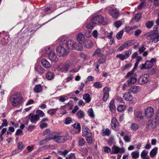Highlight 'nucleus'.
Here are the masks:
<instances>
[{
	"label": "nucleus",
	"instance_id": "nucleus-24",
	"mask_svg": "<svg viewBox=\"0 0 159 159\" xmlns=\"http://www.w3.org/2000/svg\"><path fill=\"white\" fill-rule=\"evenodd\" d=\"M130 128L132 130L135 131L139 129V126L136 123H133L130 125Z\"/></svg>",
	"mask_w": 159,
	"mask_h": 159
},
{
	"label": "nucleus",
	"instance_id": "nucleus-34",
	"mask_svg": "<svg viewBox=\"0 0 159 159\" xmlns=\"http://www.w3.org/2000/svg\"><path fill=\"white\" fill-rule=\"evenodd\" d=\"M74 127L75 128V131L76 133H78L80 132L81 128L80 124L79 123H75L73 125Z\"/></svg>",
	"mask_w": 159,
	"mask_h": 159
},
{
	"label": "nucleus",
	"instance_id": "nucleus-21",
	"mask_svg": "<svg viewBox=\"0 0 159 159\" xmlns=\"http://www.w3.org/2000/svg\"><path fill=\"white\" fill-rule=\"evenodd\" d=\"M41 64L43 67L48 68L51 67V65L49 61L45 59H43L41 61Z\"/></svg>",
	"mask_w": 159,
	"mask_h": 159
},
{
	"label": "nucleus",
	"instance_id": "nucleus-13",
	"mask_svg": "<svg viewBox=\"0 0 159 159\" xmlns=\"http://www.w3.org/2000/svg\"><path fill=\"white\" fill-rule=\"evenodd\" d=\"M109 89L108 88L105 87L103 89V96L102 100L104 102H106L109 96Z\"/></svg>",
	"mask_w": 159,
	"mask_h": 159
},
{
	"label": "nucleus",
	"instance_id": "nucleus-8",
	"mask_svg": "<svg viewBox=\"0 0 159 159\" xmlns=\"http://www.w3.org/2000/svg\"><path fill=\"white\" fill-rule=\"evenodd\" d=\"M111 125L113 129L116 131L118 130L119 124L116 118L113 117L111 119Z\"/></svg>",
	"mask_w": 159,
	"mask_h": 159
},
{
	"label": "nucleus",
	"instance_id": "nucleus-35",
	"mask_svg": "<svg viewBox=\"0 0 159 159\" xmlns=\"http://www.w3.org/2000/svg\"><path fill=\"white\" fill-rule=\"evenodd\" d=\"M51 51L49 47H46L43 49L42 51V52L43 54H45L48 56L49 53Z\"/></svg>",
	"mask_w": 159,
	"mask_h": 159
},
{
	"label": "nucleus",
	"instance_id": "nucleus-52",
	"mask_svg": "<svg viewBox=\"0 0 159 159\" xmlns=\"http://www.w3.org/2000/svg\"><path fill=\"white\" fill-rule=\"evenodd\" d=\"M59 100L61 102H64L65 101L68 99V98H67V96H60L58 97Z\"/></svg>",
	"mask_w": 159,
	"mask_h": 159
},
{
	"label": "nucleus",
	"instance_id": "nucleus-43",
	"mask_svg": "<svg viewBox=\"0 0 159 159\" xmlns=\"http://www.w3.org/2000/svg\"><path fill=\"white\" fill-rule=\"evenodd\" d=\"M131 155L133 158L136 159L139 157V153L138 151L133 152L131 153Z\"/></svg>",
	"mask_w": 159,
	"mask_h": 159
},
{
	"label": "nucleus",
	"instance_id": "nucleus-63",
	"mask_svg": "<svg viewBox=\"0 0 159 159\" xmlns=\"http://www.w3.org/2000/svg\"><path fill=\"white\" fill-rule=\"evenodd\" d=\"M86 140L87 143L89 144H91L92 143V136H90L89 137H86Z\"/></svg>",
	"mask_w": 159,
	"mask_h": 159
},
{
	"label": "nucleus",
	"instance_id": "nucleus-1",
	"mask_svg": "<svg viewBox=\"0 0 159 159\" xmlns=\"http://www.w3.org/2000/svg\"><path fill=\"white\" fill-rule=\"evenodd\" d=\"M69 138L70 137L68 133L65 135L61 136L58 133L53 132L49 134L46 140L47 141L53 140L57 143H61L66 142Z\"/></svg>",
	"mask_w": 159,
	"mask_h": 159
},
{
	"label": "nucleus",
	"instance_id": "nucleus-20",
	"mask_svg": "<svg viewBox=\"0 0 159 159\" xmlns=\"http://www.w3.org/2000/svg\"><path fill=\"white\" fill-rule=\"evenodd\" d=\"M85 48H90L92 47V41L88 39H85L83 42Z\"/></svg>",
	"mask_w": 159,
	"mask_h": 159
},
{
	"label": "nucleus",
	"instance_id": "nucleus-22",
	"mask_svg": "<svg viewBox=\"0 0 159 159\" xmlns=\"http://www.w3.org/2000/svg\"><path fill=\"white\" fill-rule=\"evenodd\" d=\"M140 90V87L139 86H134L130 89V91L134 93H135Z\"/></svg>",
	"mask_w": 159,
	"mask_h": 159
},
{
	"label": "nucleus",
	"instance_id": "nucleus-59",
	"mask_svg": "<svg viewBox=\"0 0 159 159\" xmlns=\"http://www.w3.org/2000/svg\"><path fill=\"white\" fill-rule=\"evenodd\" d=\"M116 57L117 58H119L122 61H124L125 59L123 55L121 54L117 55Z\"/></svg>",
	"mask_w": 159,
	"mask_h": 159
},
{
	"label": "nucleus",
	"instance_id": "nucleus-32",
	"mask_svg": "<svg viewBox=\"0 0 159 159\" xmlns=\"http://www.w3.org/2000/svg\"><path fill=\"white\" fill-rule=\"evenodd\" d=\"M34 92L36 93H39L42 90V87L40 84L35 85L34 89Z\"/></svg>",
	"mask_w": 159,
	"mask_h": 159
},
{
	"label": "nucleus",
	"instance_id": "nucleus-25",
	"mask_svg": "<svg viewBox=\"0 0 159 159\" xmlns=\"http://www.w3.org/2000/svg\"><path fill=\"white\" fill-rule=\"evenodd\" d=\"M157 121H153L152 120H149L148 123V125L152 128H155L156 127Z\"/></svg>",
	"mask_w": 159,
	"mask_h": 159
},
{
	"label": "nucleus",
	"instance_id": "nucleus-23",
	"mask_svg": "<svg viewBox=\"0 0 159 159\" xmlns=\"http://www.w3.org/2000/svg\"><path fill=\"white\" fill-rule=\"evenodd\" d=\"M95 24H96L94 23V21H92V19L90 22L88 23L87 24L86 27L88 29H92L94 27Z\"/></svg>",
	"mask_w": 159,
	"mask_h": 159
},
{
	"label": "nucleus",
	"instance_id": "nucleus-44",
	"mask_svg": "<svg viewBox=\"0 0 159 159\" xmlns=\"http://www.w3.org/2000/svg\"><path fill=\"white\" fill-rule=\"evenodd\" d=\"M88 115L91 117V118L94 119V114L93 110L91 108H89L88 111Z\"/></svg>",
	"mask_w": 159,
	"mask_h": 159
},
{
	"label": "nucleus",
	"instance_id": "nucleus-26",
	"mask_svg": "<svg viewBox=\"0 0 159 159\" xmlns=\"http://www.w3.org/2000/svg\"><path fill=\"white\" fill-rule=\"evenodd\" d=\"M102 135L103 136H108L111 133V131L108 128L103 129L102 130Z\"/></svg>",
	"mask_w": 159,
	"mask_h": 159
},
{
	"label": "nucleus",
	"instance_id": "nucleus-31",
	"mask_svg": "<svg viewBox=\"0 0 159 159\" xmlns=\"http://www.w3.org/2000/svg\"><path fill=\"white\" fill-rule=\"evenodd\" d=\"M109 108L111 111H113L116 109V107L114 104V100L113 99L112 100L110 103Z\"/></svg>",
	"mask_w": 159,
	"mask_h": 159
},
{
	"label": "nucleus",
	"instance_id": "nucleus-12",
	"mask_svg": "<svg viewBox=\"0 0 159 159\" xmlns=\"http://www.w3.org/2000/svg\"><path fill=\"white\" fill-rule=\"evenodd\" d=\"M34 68V71L36 73L41 75L45 73V70L41 65L36 64Z\"/></svg>",
	"mask_w": 159,
	"mask_h": 159
},
{
	"label": "nucleus",
	"instance_id": "nucleus-61",
	"mask_svg": "<svg viewBox=\"0 0 159 159\" xmlns=\"http://www.w3.org/2000/svg\"><path fill=\"white\" fill-rule=\"evenodd\" d=\"M142 33V31L139 29H138L136 30L134 33V35L136 36H138L140 34Z\"/></svg>",
	"mask_w": 159,
	"mask_h": 159
},
{
	"label": "nucleus",
	"instance_id": "nucleus-53",
	"mask_svg": "<svg viewBox=\"0 0 159 159\" xmlns=\"http://www.w3.org/2000/svg\"><path fill=\"white\" fill-rule=\"evenodd\" d=\"M125 108V106L124 105H119L117 108V110L118 111L121 112L123 111Z\"/></svg>",
	"mask_w": 159,
	"mask_h": 159
},
{
	"label": "nucleus",
	"instance_id": "nucleus-14",
	"mask_svg": "<svg viewBox=\"0 0 159 159\" xmlns=\"http://www.w3.org/2000/svg\"><path fill=\"white\" fill-rule=\"evenodd\" d=\"M82 136L85 137H89L92 136L91 131L88 128L85 127L83 128Z\"/></svg>",
	"mask_w": 159,
	"mask_h": 159
},
{
	"label": "nucleus",
	"instance_id": "nucleus-16",
	"mask_svg": "<svg viewBox=\"0 0 159 159\" xmlns=\"http://www.w3.org/2000/svg\"><path fill=\"white\" fill-rule=\"evenodd\" d=\"M28 118L31 122L36 123L37 121L39 119L38 116L36 115H34L33 113H31L28 116Z\"/></svg>",
	"mask_w": 159,
	"mask_h": 159
},
{
	"label": "nucleus",
	"instance_id": "nucleus-30",
	"mask_svg": "<svg viewBox=\"0 0 159 159\" xmlns=\"http://www.w3.org/2000/svg\"><path fill=\"white\" fill-rule=\"evenodd\" d=\"M83 99L85 100L86 103H89L91 100V98L88 93H85L83 96Z\"/></svg>",
	"mask_w": 159,
	"mask_h": 159
},
{
	"label": "nucleus",
	"instance_id": "nucleus-64",
	"mask_svg": "<svg viewBox=\"0 0 159 159\" xmlns=\"http://www.w3.org/2000/svg\"><path fill=\"white\" fill-rule=\"evenodd\" d=\"M134 28H132V27H125V31L127 33H129L131 30L132 29H133Z\"/></svg>",
	"mask_w": 159,
	"mask_h": 159
},
{
	"label": "nucleus",
	"instance_id": "nucleus-29",
	"mask_svg": "<svg viewBox=\"0 0 159 159\" xmlns=\"http://www.w3.org/2000/svg\"><path fill=\"white\" fill-rule=\"evenodd\" d=\"M54 74L53 72H48L46 74V77L48 80H51L54 78Z\"/></svg>",
	"mask_w": 159,
	"mask_h": 159
},
{
	"label": "nucleus",
	"instance_id": "nucleus-45",
	"mask_svg": "<svg viewBox=\"0 0 159 159\" xmlns=\"http://www.w3.org/2000/svg\"><path fill=\"white\" fill-rule=\"evenodd\" d=\"M84 38V35L82 34H79L77 36V39L79 42L83 43V40Z\"/></svg>",
	"mask_w": 159,
	"mask_h": 159
},
{
	"label": "nucleus",
	"instance_id": "nucleus-15",
	"mask_svg": "<svg viewBox=\"0 0 159 159\" xmlns=\"http://www.w3.org/2000/svg\"><path fill=\"white\" fill-rule=\"evenodd\" d=\"M110 15L114 18H117L119 16V13L118 10L116 8L112 9L109 11Z\"/></svg>",
	"mask_w": 159,
	"mask_h": 159
},
{
	"label": "nucleus",
	"instance_id": "nucleus-28",
	"mask_svg": "<svg viewBox=\"0 0 159 159\" xmlns=\"http://www.w3.org/2000/svg\"><path fill=\"white\" fill-rule=\"evenodd\" d=\"M78 43H75L74 49L77 51H81L83 49L82 43L81 42H79Z\"/></svg>",
	"mask_w": 159,
	"mask_h": 159
},
{
	"label": "nucleus",
	"instance_id": "nucleus-3",
	"mask_svg": "<svg viewBox=\"0 0 159 159\" xmlns=\"http://www.w3.org/2000/svg\"><path fill=\"white\" fill-rule=\"evenodd\" d=\"M10 100L12 105L14 106H16L22 102V98L19 93H15L10 97Z\"/></svg>",
	"mask_w": 159,
	"mask_h": 159
},
{
	"label": "nucleus",
	"instance_id": "nucleus-51",
	"mask_svg": "<svg viewBox=\"0 0 159 159\" xmlns=\"http://www.w3.org/2000/svg\"><path fill=\"white\" fill-rule=\"evenodd\" d=\"M72 121V119L69 117H68L64 121V123L66 125L69 124L71 123Z\"/></svg>",
	"mask_w": 159,
	"mask_h": 159
},
{
	"label": "nucleus",
	"instance_id": "nucleus-50",
	"mask_svg": "<svg viewBox=\"0 0 159 159\" xmlns=\"http://www.w3.org/2000/svg\"><path fill=\"white\" fill-rule=\"evenodd\" d=\"M75 159L76 157L74 153H71L66 157V159Z\"/></svg>",
	"mask_w": 159,
	"mask_h": 159
},
{
	"label": "nucleus",
	"instance_id": "nucleus-10",
	"mask_svg": "<svg viewBox=\"0 0 159 159\" xmlns=\"http://www.w3.org/2000/svg\"><path fill=\"white\" fill-rule=\"evenodd\" d=\"M48 56L49 59L52 61L57 62L58 60L57 54L53 51H51L49 53Z\"/></svg>",
	"mask_w": 159,
	"mask_h": 159
},
{
	"label": "nucleus",
	"instance_id": "nucleus-62",
	"mask_svg": "<svg viewBox=\"0 0 159 159\" xmlns=\"http://www.w3.org/2000/svg\"><path fill=\"white\" fill-rule=\"evenodd\" d=\"M103 148L104 152L106 153H108L111 151V148L108 147H104Z\"/></svg>",
	"mask_w": 159,
	"mask_h": 159
},
{
	"label": "nucleus",
	"instance_id": "nucleus-2",
	"mask_svg": "<svg viewBox=\"0 0 159 159\" xmlns=\"http://www.w3.org/2000/svg\"><path fill=\"white\" fill-rule=\"evenodd\" d=\"M56 44L65 45L69 50L74 49L75 43L73 40H66V38L65 36L59 37L56 41Z\"/></svg>",
	"mask_w": 159,
	"mask_h": 159
},
{
	"label": "nucleus",
	"instance_id": "nucleus-7",
	"mask_svg": "<svg viewBox=\"0 0 159 159\" xmlns=\"http://www.w3.org/2000/svg\"><path fill=\"white\" fill-rule=\"evenodd\" d=\"M156 59L155 58H152L150 61H146L145 64H143L141 67L142 69H148L152 67L153 65V63L155 62Z\"/></svg>",
	"mask_w": 159,
	"mask_h": 159
},
{
	"label": "nucleus",
	"instance_id": "nucleus-11",
	"mask_svg": "<svg viewBox=\"0 0 159 159\" xmlns=\"http://www.w3.org/2000/svg\"><path fill=\"white\" fill-rule=\"evenodd\" d=\"M149 75L147 74H145L143 76H141L139 79V82L140 84H145L148 81V77Z\"/></svg>",
	"mask_w": 159,
	"mask_h": 159
},
{
	"label": "nucleus",
	"instance_id": "nucleus-37",
	"mask_svg": "<svg viewBox=\"0 0 159 159\" xmlns=\"http://www.w3.org/2000/svg\"><path fill=\"white\" fill-rule=\"evenodd\" d=\"M58 110V108L52 109L49 110L48 111V113L51 116L55 115L57 113V111Z\"/></svg>",
	"mask_w": 159,
	"mask_h": 159
},
{
	"label": "nucleus",
	"instance_id": "nucleus-19",
	"mask_svg": "<svg viewBox=\"0 0 159 159\" xmlns=\"http://www.w3.org/2000/svg\"><path fill=\"white\" fill-rule=\"evenodd\" d=\"M123 98L126 101H131L133 99V96L130 93L128 92L124 94Z\"/></svg>",
	"mask_w": 159,
	"mask_h": 159
},
{
	"label": "nucleus",
	"instance_id": "nucleus-60",
	"mask_svg": "<svg viewBox=\"0 0 159 159\" xmlns=\"http://www.w3.org/2000/svg\"><path fill=\"white\" fill-rule=\"evenodd\" d=\"M123 139L125 142H129L130 141L131 138L128 136L125 135L123 137Z\"/></svg>",
	"mask_w": 159,
	"mask_h": 159
},
{
	"label": "nucleus",
	"instance_id": "nucleus-58",
	"mask_svg": "<svg viewBox=\"0 0 159 159\" xmlns=\"http://www.w3.org/2000/svg\"><path fill=\"white\" fill-rule=\"evenodd\" d=\"M122 23L120 21H116L114 23V25L117 28L120 27Z\"/></svg>",
	"mask_w": 159,
	"mask_h": 159
},
{
	"label": "nucleus",
	"instance_id": "nucleus-42",
	"mask_svg": "<svg viewBox=\"0 0 159 159\" xmlns=\"http://www.w3.org/2000/svg\"><path fill=\"white\" fill-rule=\"evenodd\" d=\"M7 128H3L2 129V130L0 133V139H1V141H3V135L5 134L7 132Z\"/></svg>",
	"mask_w": 159,
	"mask_h": 159
},
{
	"label": "nucleus",
	"instance_id": "nucleus-33",
	"mask_svg": "<svg viewBox=\"0 0 159 159\" xmlns=\"http://www.w3.org/2000/svg\"><path fill=\"white\" fill-rule=\"evenodd\" d=\"M76 115L79 119H82L84 117L85 114L83 111L80 110L77 112Z\"/></svg>",
	"mask_w": 159,
	"mask_h": 159
},
{
	"label": "nucleus",
	"instance_id": "nucleus-27",
	"mask_svg": "<svg viewBox=\"0 0 159 159\" xmlns=\"http://www.w3.org/2000/svg\"><path fill=\"white\" fill-rule=\"evenodd\" d=\"M158 148L155 147L150 152V155L152 157H155L157 153Z\"/></svg>",
	"mask_w": 159,
	"mask_h": 159
},
{
	"label": "nucleus",
	"instance_id": "nucleus-5",
	"mask_svg": "<svg viewBox=\"0 0 159 159\" xmlns=\"http://www.w3.org/2000/svg\"><path fill=\"white\" fill-rule=\"evenodd\" d=\"M57 48V54L60 57H64L67 56L68 53V51L65 48L63 45L60 44Z\"/></svg>",
	"mask_w": 159,
	"mask_h": 159
},
{
	"label": "nucleus",
	"instance_id": "nucleus-39",
	"mask_svg": "<svg viewBox=\"0 0 159 159\" xmlns=\"http://www.w3.org/2000/svg\"><path fill=\"white\" fill-rule=\"evenodd\" d=\"M93 86L96 88L99 89L102 87V84L100 82H96L93 83Z\"/></svg>",
	"mask_w": 159,
	"mask_h": 159
},
{
	"label": "nucleus",
	"instance_id": "nucleus-6",
	"mask_svg": "<svg viewBox=\"0 0 159 159\" xmlns=\"http://www.w3.org/2000/svg\"><path fill=\"white\" fill-rule=\"evenodd\" d=\"M92 19V21H94L95 24H101L103 25L105 24L104 18L101 15L96 16Z\"/></svg>",
	"mask_w": 159,
	"mask_h": 159
},
{
	"label": "nucleus",
	"instance_id": "nucleus-18",
	"mask_svg": "<svg viewBox=\"0 0 159 159\" xmlns=\"http://www.w3.org/2000/svg\"><path fill=\"white\" fill-rule=\"evenodd\" d=\"M132 44V43L131 41H126L120 47L118 48V50L121 52L124 48L129 47L131 46Z\"/></svg>",
	"mask_w": 159,
	"mask_h": 159
},
{
	"label": "nucleus",
	"instance_id": "nucleus-4",
	"mask_svg": "<svg viewBox=\"0 0 159 159\" xmlns=\"http://www.w3.org/2000/svg\"><path fill=\"white\" fill-rule=\"evenodd\" d=\"M146 39L149 40H152V42L157 43L159 41V33H154L152 32H148L145 34Z\"/></svg>",
	"mask_w": 159,
	"mask_h": 159
},
{
	"label": "nucleus",
	"instance_id": "nucleus-41",
	"mask_svg": "<svg viewBox=\"0 0 159 159\" xmlns=\"http://www.w3.org/2000/svg\"><path fill=\"white\" fill-rule=\"evenodd\" d=\"M93 56L97 55L99 57H102L103 56L101 52V49L100 48L97 49L95 52L93 54Z\"/></svg>",
	"mask_w": 159,
	"mask_h": 159
},
{
	"label": "nucleus",
	"instance_id": "nucleus-57",
	"mask_svg": "<svg viewBox=\"0 0 159 159\" xmlns=\"http://www.w3.org/2000/svg\"><path fill=\"white\" fill-rule=\"evenodd\" d=\"M85 143L84 140L83 138H81L79 141V144L80 146H83Z\"/></svg>",
	"mask_w": 159,
	"mask_h": 159
},
{
	"label": "nucleus",
	"instance_id": "nucleus-40",
	"mask_svg": "<svg viewBox=\"0 0 159 159\" xmlns=\"http://www.w3.org/2000/svg\"><path fill=\"white\" fill-rule=\"evenodd\" d=\"M137 81V79L135 77H131L127 81V83L129 85L134 84Z\"/></svg>",
	"mask_w": 159,
	"mask_h": 159
},
{
	"label": "nucleus",
	"instance_id": "nucleus-56",
	"mask_svg": "<svg viewBox=\"0 0 159 159\" xmlns=\"http://www.w3.org/2000/svg\"><path fill=\"white\" fill-rule=\"evenodd\" d=\"M141 18V14L137 13L134 17V20L136 22H138L140 20Z\"/></svg>",
	"mask_w": 159,
	"mask_h": 159
},
{
	"label": "nucleus",
	"instance_id": "nucleus-47",
	"mask_svg": "<svg viewBox=\"0 0 159 159\" xmlns=\"http://www.w3.org/2000/svg\"><path fill=\"white\" fill-rule=\"evenodd\" d=\"M36 115L40 118V117H43L44 116L45 114L42 111L39 110L36 111Z\"/></svg>",
	"mask_w": 159,
	"mask_h": 159
},
{
	"label": "nucleus",
	"instance_id": "nucleus-36",
	"mask_svg": "<svg viewBox=\"0 0 159 159\" xmlns=\"http://www.w3.org/2000/svg\"><path fill=\"white\" fill-rule=\"evenodd\" d=\"M112 152L111 154H117L119 152V148L114 145L112 148Z\"/></svg>",
	"mask_w": 159,
	"mask_h": 159
},
{
	"label": "nucleus",
	"instance_id": "nucleus-46",
	"mask_svg": "<svg viewBox=\"0 0 159 159\" xmlns=\"http://www.w3.org/2000/svg\"><path fill=\"white\" fill-rule=\"evenodd\" d=\"M132 53V50H129L125 51V53L124 55H123L125 59H126L128 58L130 54Z\"/></svg>",
	"mask_w": 159,
	"mask_h": 159
},
{
	"label": "nucleus",
	"instance_id": "nucleus-17",
	"mask_svg": "<svg viewBox=\"0 0 159 159\" xmlns=\"http://www.w3.org/2000/svg\"><path fill=\"white\" fill-rule=\"evenodd\" d=\"M70 67L68 63H66L64 65H60L58 67V70L62 72H66L68 70Z\"/></svg>",
	"mask_w": 159,
	"mask_h": 159
},
{
	"label": "nucleus",
	"instance_id": "nucleus-48",
	"mask_svg": "<svg viewBox=\"0 0 159 159\" xmlns=\"http://www.w3.org/2000/svg\"><path fill=\"white\" fill-rule=\"evenodd\" d=\"M69 152V151L65 150L63 151H59L57 152V153L60 155L65 157Z\"/></svg>",
	"mask_w": 159,
	"mask_h": 159
},
{
	"label": "nucleus",
	"instance_id": "nucleus-9",
	"mask_svg": "<svg viewBox=\"0 0 159 159\" xmlns=\"http://www.w3.org/2000/svg\"><path fill=\"white\" fill-rule=\"evenodd\" d=\"M154 114V110L153 108L151 107H148L146 108L145 111V116L147 118H151Z\"/></svg>",
	"mask_w": 159,
	"mask_h": 159
},
{
	"label": "nucleus",
	"instance_id": "nucleus-38",
	"mask_svg": "<svg viewBox=\"0 0 159 159\" xmlns=\"http://www.w3.org/2000/svg\"><path fill=\"white\" fill-rule=\"evenodd\" d=\"M148 152L145 150H143L141 152V156L142 158H149V156L147 155Z\"/></svg>",
	"mask_w": 159,
	"mask_h": 159
},
{
	"label": "nucleus",
	"instance_id": "nucleus-54",
	"mask_svg": "<svg viewBox=\"0 0 159 159\" xmlns=\"http://www.w3.org/2000/svg\"><path fill=\"white\" fill-rule=\"evenodd\" d=\"M153 21H148L146 23V26L147 28H150L153 25Z\"/></svg>",
	"mask_w": 159,
	"mask_h": 159
},
{
	"label": "nucleus",
	"instance_id": "nucleus-49",
	"mask_svg": "<svg viewBox=\"0 0 159 159\" xmlns=\"http://www.w3.org/2000/svg\"><path fill=\"white\" fill-rule=\"evenodd\" d=\"M124 32L123 30H121L116 34V38L118 40H120L121 39L122 35H123Z\"/></svg>",
	"mask_w": 159,
	"mask_h": 159
},
{
	"label": "nucleus",
	"instance_id": "nucleus-55",
	"mask_svg": "<svg viewBox=\"0 0 159 159\" xmlns=\"http://www.w3.org/2000/svg\"><path fill=\"white\" fill-rule=\"evenodd\" d=\"M135 117L138 118H142V112L139 111L135 113Z\"/></svg>",
	"mask_w": 159,
	"mask_h": 159
}]
</instances>
